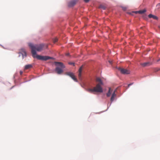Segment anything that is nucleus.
I'll list each match as a JSON object with an SVG mask.
<instances>
[{"mask_svg": "<svg viewBox=\"0 0 160 160\" xmlns=\"http://www.w3.org/2000/svg\"><path fill=\"white\" fill-rule=\"evenodd\" d=\"M28 45L31 49V52L33 58H36L38 60L45 61L52 58L51 57L48 56H42L37 55L36 51L39 52L42 50L44 46L43 44H41L38 45H34L32 43H29Z\"/></svg>", "mask_w": 160, "mask_h": 160, "instance_id": "1", "label": "nucleus"}, {"mask_svg": "<svg viewBox=\"0 0 160 160\" xmlns=\"http://www.w3.org/2000/svg\"><path fill=\"white\" fill-rule=\"evenodd\" d=\"M96 81L97 82H98V83L93 88L88 89L87 90L90 93H93L94 92H102L103 90L101 87V86L103 85L102 81L99 78H97Z\"/></svg>", "mask_w": 160, "mask_h": 160, "instance_id": "2", "label": "nucleus"}, {"mask_svg": "<svg viewBox=\"0 0 160 160\" xmlns=\"http://www.w3.org/2000/svg\"><path fill=\"white\" fill-rule=\"evenodd\" d=\"M54 63L57 66L55 69V71L58 74H62L63 72L62 69L65 68L63 63L61 62H55Z\"/></svg>", "mask_w": 160, "mask_h": 160, "instance_id": "3", "label": "nucleus"}, {"mask_svg": "<svg viewBox=\"0 0 160 160\" xmlns=\"http://www.w3.org/2000/svg\"><path fill=\"white\" fill-rule=\"evenodd\" d=\"M118 69L122 74H127L130 73V71L127 69L120 68H118Z\"/></svg>", "mask_w": 160, "mask_h": 160, "instance_id": "4", "label": "nucleus"}, {"mask_svg": "<svg viewBox=\"0 0 160 160\" xmlns=\"http://www.w3.org/2000/svg\"><path fill=\"white\" fill-rule=\"evenodd\" d=\"M66 74L69 76L75 82H77V79L75 78L74 74L72 72H66Z\"/></svg>", "mask_w": 160, "mask_h": 160, "instance_id": "5", "label": "nucleus"}, {"mask_svg": "<svg viewBox=\"0 0 160 160\" xmlns=\"http://www.w3.org/2000/svg\"><path fill=\"white\" fill-rule=\"evenodd\" d=\"M19 53L21 54L23 58H24V57H26L27 56L26 52L25 49L23 48L20 49Z\"/></svg>", "mask_w": 160, "mask_h": 160, "instance_id": "6", "label": "nucleus"}, {"mask_svg": "<svg viewBox=\"0 0 160 160\" xmlns=\"http://www.w3.org/2000/svg\"><path fill=\"white\" fill-rule=\"evenodd\" d=\"M19 53L21 54L23 58H24V57H26L27 56L26 52L25 49L23 48L20 49Z\"/></svg>", "mask_w": 160, "mask_h": 160, "instance_id": "7", "label": "nucleus"}, {"mask_svg": "<svg viewBox=\"0 0 160 160\" xmlns=\"http://www.w3.org/2000/svg\"><path fill=\"white\" fill-rule=\"evenodd\" d=\"M82 66L78 70V77L79 79H81L82 73Z\"/></svg>", "mask_w": 160, "mask_h": 160, "instance_id": "8", "label": "nucleus"}, {"mask_svg": "<svg viewBox=\"0 0 160 160\" xmlns=\"http://www.w3.org/2000/svg\"><path fill=\"white\" fill-rule=\"evenodd\" d=\"M152 63L149 62H144L143 63H142L141 65L143 67H145L146 66H148L150 65Z\"/></svg>", "mask_w": 160, "mask_h": 160, "instance_id": "9", "label": "nucleus"}, {"mask_svg": "<svg viewBox=\"0 0 160 160\" xmlns=\"http://www.w3.org/2000/svg\"><path fill=\"white\" fill-rule=\"evenodd\" d=\"M112 90L111 89V88H109V90L108 92L106 93V96L107 97H109L112 92Z\"/></svg>", "mask_w": 160, "mask_h": 160, "instance_id": "10", "label": "nucleus"}, {"mask_svg": "<svg viewBox=\"0 0 160 160\" xmlns=\"http://www.w3.org/2000/svg\"><path fill=\"white\" fill-rule=\"evenodd\" d=\"M148 17L149 18H152L155 20H158V17L155 15H153L152 14H150L148 15Z\"/></svg>", "mask_w": 160, "mask_h": 160, "instance_id": "11", "label": "nucleus"}, {"mask_svg": "<svg viewBox=\"0 0 160 160\" xmlns=\"http://www.w3.org/2000/svg\"><path fill=\"white\" fill-rule=\"evenodd\" d=\"M32 67V65L31 64H28L25 66L24 70H27L31 68Z\"/></svg>", "mask_w": 160, "mask_h": 160, "instance_id": "12", "label": "nucleus"}, {"mask_svg": "<svg viewBox=\"0 0 160 160\" xmlns=\"http://www.w3.org/2000/svg\"><path fill=\"white\" fill-rule=\"evenodd\" d=\"M146 10L145 9H144L143 10H140L139 11H137L136 12V13H139V14H142L146 12Z\"/></svg>", "mask_w": 160, "mask_h": 160, "instance_id": "13", "label": "nucleus"}, {"mask_svg": "<svg viewBox=\"0 0 160 160\" xmlns=\"http://www.w3.org/2000/svg\"><path fill=\"white\" fill-rule=\"evenodd\" d=\"M116 93H115L114 92L112 93L110 99V101L111 102H112L114 100V98L116 96Z\"/></svg>", "mask_w": 160, "mask_h": 160, "instance_id": "14", "label": "nucleus"}, {"mask_svg": "<svg viewBox=\"0 0 160 160\" xmlns=\"http://www.w3.org/2000/svg\"><path fill=\"white\" fill-rule=\"evenodd\" d=\"M76 1H72L69 2V6H72L76 4Z\"/></svg>", "mask_w": 160, "mask_h": 160, "instance_id": "15", "label": "nucleus"}, {"mask_svg": "<svg viewBox=\"0 0 160 160\" xmlns=\"http://www.w3.org/2000/svg\"><path fill=\"white\" fill-rule=\"evenodd\" d=\"M99 8H102L104 10L106 8V7L102 5H100L99 7Z\"/></svg>", "mask_w": 160, "mask_h": 160, "instance_id": "16", "label": "nucleus"}, {"mask_svg": "<svg viewBox=\"0 0 160 160\" xmlns=\"http://www.w3.org/2000/svg\"><path fill=\"white\" fill-rule=\"evenodd\" d=\"M58 41V38H55L53 39V42L55 43L57 42Z\"/></svg>", "mask_w": 160, "mask_h": 160, "instance_id": "17", "label": "nucleus"}, {"mask_svg": "<svg viewBox=\"0 0 160 160\" xmlns=\"http://www.w3.org/2000/svg\"><path fill=\"white\" fill-rule=\"evenodd\" d=\"M69 64L70 65H72L73 66H74L75 65V63H73V62H69Z\"/></svg>", "mask_w": 160, "mask_h": 160, "instance_id": "18", "label": "nucleus"}, {"mask_svg": "<svg viewBox=\"0 0 160 160\" xmlns=\"http://www.w3.org/2000/svg\"><path fill=\"white\" fill-rule=\"evenodd\" d=\"M160 6V3H158L157 5V7H158V8H159V7Z\"/></svg>", "mask_w": 160, "mask_h": 160, "instance_id": "19", "label": "nucleus"}, {"mask_svg": "<svg viewBox=\"0 0 160 160\" xmlns=\"http://www.w3.org/2000/svg\"><path fill=\"white\" fill-rule=\"evenodd\" d=\"M133 84V83H130V84H128V87H129L131 85H132Z\"/></svg>", "mask_w": 160, "mask_h": 160, "instance_id": "20", "label": "nucleus"}, {"mask_svg": "<svg viewBox=\"0 0 160 160\" xmlns=\"http://www.w3.org/2000/svg\"><path fill=\"white\" fill-rule=\"evenodd\" d=\"M89 0H84V2H88L89 1Z\"/></svg>", "mask_w": 160, "mask_h": 160, "instance_id": "21", "label": "nucleus"}, {"mask_svg": "<svg viewBox=\"0 0 160 160\" xmlns=\"http://www.w3.org/2000/svg\"><path fill=\"white\" fill-rule=\"evenodd\" d=\"M23 73V72L22 71H20V73L21 75Z\"/></svg>", "mask_w": 160, "mask_h": 160, "instance_id": "22", "label": "nucleus"}, {"mask_svg": "<svg viewBox=\"0 0 160 160\" xmlns=\"http://www.w3.org/2000/svg\"><path fill=\"white\" fill-rule=\"evenodd\" d=\"M116 91H117V89H115V90L113 92V93H114H114H115V92H116Z\"/></svg>", "mask_w": 160, "mask_h": 160, "instance_id": "23", "label": "nucleus"}, {"mask_svg": "<svg viewBox=\"0 0 160 160\" xmlns=\"http://www.w3.org/2000/svg\"><path fill=\"white\" fill-rule=\"evenodd\" d=\"M69 53H67V54H66V56H69Z\"/></svg>", "mask_w": 160, "mask_h": 160, "instance_id": "24", "label": "nucleus"}, {"mask_svg": "<svg viewBox=\"0 0 160 160\" xmlns=\"http://www.w3.org/2000/svg\"><path fill=\"white\" fill-rule=\"evenodd\" d=\"M159 61H160V58L158 60H157V62H159Z\"/></svg>", "mask_w": 160, "mask_h": 160, "instance_id": "25", "label": "nucleus"}, {"mask_svg": "<svg viewBox=\"0 0 160 160\" xmlns=\"http://www.w3.org/2000/svg\"><path fill=\"white\" fill-rule=\"evenodd\" d=\"M109 63H110V64H111L112 63V62L111 61H109Z\"/></svg>", "mask_w": 160, "mask_h": 160, "instance_id": "26", "label": "nucleus"}]
</instances>
